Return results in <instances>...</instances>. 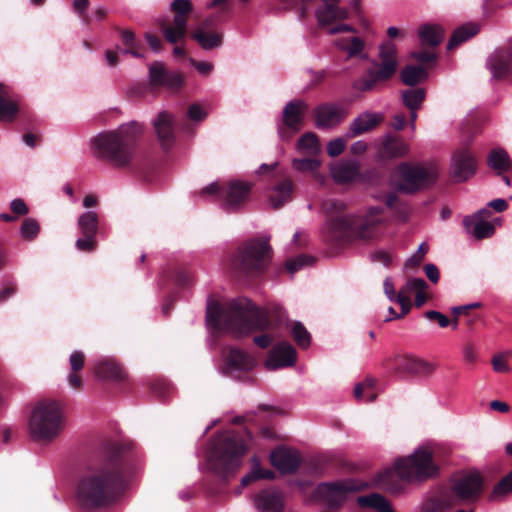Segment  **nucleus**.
I'll return each mask as SVG.
<instances>
[{"label": "nucleus", "mask_w": 512, "mask_h": 512, "mask_svg": "<svg viewBox=\"0 0 512 512\" xmlns=\"http://www.w3.org/2000/svg\"><path fill=\"white\" fill-rule=\"evenodd\" d=\"M322 209L326 213L322 233L328 240L376 241L383 236L388 221L381 207H370L358 214H344L343 202L328 199L323 202Z\"/></svg>", "instance_id": "nucleus-1"}, {"label": "nucleus", "mask_w": 512, "mask_h": 512, "mask_svg": "<svg viewBox=\"0 0 512 512\" xmlns=\"http://www.w3.org/2000/svg\"><path fill=\"white\" fill-rule=\"evenodd\" d=\"M206 323L209 328L214 330H225L235 335H247L268 328L270 322L265 312L251 306L247 300L232 301L221 305L217 301L209 299Z\"/></svg>", "instance_id": "nucleus-2"}, {"label": "nucleus", "mask_w": 512, "mask_h": 512, "mask_svg": "<svg viewBox=\"0 0 512 512\" xmlns=\"http://www.w3.org/2000/svg\"><path fill=\"white\" fill-rule=\"evenodd\" d=\"M127 484V477L112 465L87 470L76 489L78 503L85 509L112 503Z\"/></svg>", "instance_id": "nucleus-3"}, {"label": "nucleus", "mask_w": 512, "mask_h": 512, "mask_svg": "<svg viewBox=\"0 0 512 512\" xmlns=\"http://www.w3.org/2000/svg\"><path fill=\"white\" fill-rule=\"evenodd\" d=\"M142 131L141 124L131 121L120 125L115 131L99 133L92 140V148L98 157L114 166L123 167L132 160L136 141Z\"/></svg>", "instance_id": "nucleus-4"}, {"label": "nucleus", "mask_w": 512, "mask_h": 512, "mask_svg": "<svg viewBox=\"0 0 512 512\" xmlns=\"http://www.w3.org/2000/svg\"><path fill=\"white\" fill-rule=\"evenodd\" d=\"M439 447L436 443L427 442L420 445L407 458H398L394 465L385 474L383 485L387 489H392L389 482L398 478L405 482L414 480H424L437 474L438 468L434 462Z\"/></svg>", "instance_id": "nucleus-5"}, {"label": "nucleus", "mask_w": 512, "mask_h": 512, "mask_svg": "<svg viewBox=\"0 0 512 512\" xmlns=\"http://www.w3.org/2000/svg\"><path fill=\"white\" fill-rule=\"evenodd\" d=\"M63 425L60 405L52 400L40 401L32 411L29 433L35 441L49 442L60 434Z\"/></svg>", "instance_id": "nucleus-6"}, {"label": "nucleus", "mask_w": 512, "mask_h": 512, "mask_svg": "<svg viewBox=\"0 0 512 512\" xmlns=\"http://www.w3.org/2000/svg\"><path fill=\"white\" fill-rule=\"evenodd\" d=\"M217 461L213 457L208 460L209 469L227 477L228 473L240 465L241 457L247 451L245 441L235 435L222 434L215 444Z\"/></svg>", "instance_id": "nucleus-7"}, {"label": "nucleus", "mask_w": 512, "mask_h": 512, "mask_svg": "<svg viewBox=\"0 0 512 512\" xmlns=\"http://www.w3.org/2000/svg\"><path fill=\"white\" fill-rule=\"evenodd\" d=\"M270 260L268 239L264 241L250 240L239 247L231 257L230 266L236 273L248 274L259 271L267 266Z\"/></svg>", "instance_id": "nucleus-8"}, {"label": "nucleus", "mask_w": 512, "mask_h": 512, "mask_svg": "<svg viewBox=\"0 0 512 512\" xmlns=\"http://www.w3.org/2000/svg\"><path fill=\"white\" fill-rule=\"evenodd\" d=\"M438 174V168L434 165L402 163L393 176L398 181L397 187L400 191L413 193L434 182Z\"/></svg>", "instance_id": "nucleus-9"}, {"label": "nucleus", "mask_w": 512, "mask_h": 512, "mask_svg": "<svg viewBox=\"0 0 512 512\" xmlns=\"http://www.w3.org/2000/svg\"><path fill=\"white\" fill-rule=\"evenodd\" d=\"M357 489L352 480L324 482L312 489L310 500L330 510H336L347 502Z\"/></svg>", "instance_id": "nucleus-10"}, {"label": "nucleus", "mask_w": 512, "mask_h": 512, "mask_svg": "<svg viewBox=\"0 0 512 512\" xmlns=\"http://www.w3.org/2000/svg\"><path fill=\"white\" fill-rule=\"evenodd\" d=\"M251 187L250 183L243 181H231L222 187L217 182H213L203 188L202 193H216L221 207L231 212L239 209L245 203Z\"/></svg>", "instance_id": "nucleus-11"}, {"label": "nucleus", "mask_w": 512, "mask_h": 512, "mask_svg": "<svg viewBox=\"0 0 512 512\" xmlns=\"http://www.w3.org/2000/svg\"><path fill=\"white\" fill-rule=\"evenodd\" d=\"M380 64H375L374 69L368 72L369 80L364 79L359 83V89L370 90L376 82L391 78L398 67L397 50L392 42H385L379 47Z\"/></svg>", "instance_id": "nucleus-12"}, {"label": "nucleus", "mask_w": 512, "mask_h": 512, "mask_svg": "<svg viewBox=\"0 0 512 512\" xmlns=\"http://www.w3.org/2000/svg\"><path fill=\"white\" fill-rule=\"evenodd\" d=\"M483 480L477 471L463 473L453 480L451 486V495L456 503L475 502L481 495Z\"/></svg>", "instance_id": "nucleus-13"}, {"label": "nucleus", "mask_w": 512, "mask_h": 512, "mask_svg": "<svg viewBox=\"0 0 512 512\" xmlns=\"http://www.w3.org/2000/svg\"><path fill=\"white\" fill-rule=\"evenodd\" d=\"M174 13L173 25L163 26L162 33L166 41L175 44L185 38L187 32L188 16L192 12L190 0H174L171 3Z\"/></svg>", "instance_id": "nucleus-14"}, {"label": "nucleus", "mask_w": 512, "mask_h": 512, "mask_svg": "<svg viewBox=\"0 0 512 512\" xmlns=\"http://www.w3.org/2000/svg\"><path fill=\"white\" fill-rule=\"evenodd\" d=\"M78 229L83 237L78 238L75 246L79 251L90 252L96 247V234L98 232L99 219L96 211L90 210L82 213L77 221Z\"/></svg>", "instance_id": "nucleus-15"}, {"label": "nucleus", "mask_w": 512, "mask_h": 512, "mask_svg": "<svg viewBox=\"0 0 512 512\" xmlns=\"http://www.w3.org/2000/svg\"><path fill=\"white\" fill-rule=\"evenodd\" d=\"M491 215L488 207L478 210L470 216L463 219V224L466 230L477 239L490 237L495 232L493 223L486 221Z\"/></svg>", "instance_id": "nucleus-16"}, {"label": "nucleus", "mask_w": 512, "mask_h": 512, "mask_svg": "<svg viewBox=\"0 0 512 512\" xmlns=\"http://www.w3.org/2000/svg\"><path fill=\"white\" fill-rule=\"evenodd\" d=\"M149 81L153 86L177 89L183 84V76L176 71H168L162 62L149 65Z\"/></svg>", "instance_id": "nucleus-17"}, {"label": "nucleus", "mask_w": 512, "mask_h": 512, "mask_svg": "<svg viewBox=\"0 0 512 512\" xmlns=\"http://www.w3.org/2000/svg\"><path fill=\"white\" fill-rule=\"evenodd\" d=\"M158 141L163 149H169L175 140V118L167 111H161L152 121Z\"/></svg>", "instance_id": "nucleus-18"}, {"label": "nucleus", "mask_w": 512, "mask_h": 512, "mask_svg": "<svg viewBox=\"0 0 512 512\" xmlns=\"http://www.w3.org/2000/svg\"><path fill=\"white\" fill-rule=\"evenodd\" d=\"M476 167V158L467 149L457 151L452 157V174L457 181H465L472 177L476 172Z\"/></svg>", "instance_id": "nucleus-19"}, {"label": "nucleus", "mask_w": 512, "mask_h": 512, "mask_svg": "<svg viewBox=\"0 0 512 512\" xmlns=\"http://www.w3.org/2000/svg\"><path fill=\"white\" fill-rule=\"evenodd\" d=\"M296 361V351L289 343H281L270 351L265 362L268 370H277L294 365Z\"/></svg>", "instance_id": "nucleus-20"}, {"label": "nucleus", "mask_w": 512, "mask_h": 512, "mask_svg": "<svg viewBox=\"0 0 512 512\" xmlns=\"http://www.w3.org/2000/svg\"><path fill=\"white\" fill-rule=\"evenodd\" d=\"M254 505L259 512H282L284 509L283 493L276 488L262 490L255 496Z\"/></svg>", "instance_id": "nucleus-21"}, {"label": "nucleus", "mask_w": 512, "mask_h": 512, "mask_svg": "<svg viewBox=\"0 0 512 512\" xmlns=\"http://www.w3.org/2000/svg\"><path fill=\"white\" fill-rule=\"evenodd\" d=\"M225 372L232 373L235 371L252 370L256 364V359L248 353L238 349L230 348L224 354Z\"/></svg>", "instance_id": "nucleus-22"}, {"label": "nucleus", "mask_w": 512, "mask_h": 512, "mask_svg": "<svg viewBox=\"0 0 512 512\" xmlns=\"http://www.w3.org/2000/svg\"><path fill=\"white\" fill-rule=\"evenodd\" d=\"M323 6L315 11V15L319 25L326 26L338 20H345L348 18V11L346 8L338 5L339 0H322Z\"/></svg>", "instance_id": "nucleus-23"}, {"label": "nucleus", "mask_w": 512, "mask_h": 512, "mask_svg": "<svg viewBox=\"0 0 512 512\" xmlns=\"http://www.w3.org/2000/svg\"><path fill=\"white\" fill-rule=\"evenodd\" d=\"M270 459L272 465L282 473H292L300 464V457L296 451L282 447L273 450Z\"/></svg>", "instance_id": "nucleus-24"}, {"label": "nucleus", "mask_w": 512, "mask_h": 512, "mask_svg": "<svg viewBox=\"0 0 512 512\" xmlns=\"http://www.w3.org/2000/svg\"><path fill=\"white\" fill-rule=\"evenodd\" d=\"M397 369L415 375H430L435 365L413 355L397 357Z\"/></svg>", "instance_id": "nucleus-25"}, {"label": "nucleus", "mask_w": 512, "mask_h": 512, "mask_svg": "<svg viewBox=\"0 0 512 512\" xmlns=\"http://www.w3.org/2000/svg\"><path fill=\"white\" fill-rule=\"evenodd\" d=\"M210 24L211 20H205L194 29L192 34L193 39L197 41L204 50L218 48L223 43V34L221 32L207 31Z\"/></svg>", "instance_id": "nucleus-26"}, {"label": "nucleus", "mask_w": 512, "mask_h": 512, "mask_svg": "<svg viewBox=\"0 0 512 512\" xmlns=\"http://www.w3.org/2000/svg\"><path fill=\"white\" fill-rule=\"evenodd\" d=\"M344 116V111L332 104H324L315 109L316 126L319 128L333 127L339 124Z\"/></svg>", "instance_id": "nucleus-27"}, {"label": "nucleus", "mask_w": 512, "mask_h": 512, "mask_svg": "<svg viewBox=\"0 0 512 512\" xmlns=\"http://www.w3.org/2000/svg\"><path fill=\"white\" fill-rule=\"evenodd\" d=\"M330 173L338 184L352 182L359 176V163L355 160L340 161L331 166Z\"/></svg>", "instance_id": "nucleus-28"}, {"label": "nucleus", "mask_w": 512, "mask_h": 512, "mask_svg": "<svg viewBox=\"0 0 512 512\" xmlns=\"http://www.w3.org/2000/svg\"><path fill=\"white\" fill-rule=\"evenodd\" d=\"M409 145L402 139L386 135L383 138L378 156L382 159H393L407 155Z\"/></svg>", "instance_id": "nucleus-29"}, {"label": "nucleus", "mask_w": 512, "mask_h": 512, "mask_svg": "<svg viewBox=\"0 0 512 512\" xmlns=\"http://www.w3.org/2000/svg\"><path fill=\"white\" fill-rule=\"evenodd\" d=\"M308 105L301 100L289 102L283 110L284 124L297 131L304 120Z\"/></svg>", "instance_id": "nucleus-30"}, {"label": "nucleus", "mask_w": 512, "mask_h": 512, "mask_svg": "<svg viewBox=\"0 0 512 512\" xmlns=\"http://www.w3.org/2000/svg\"><path fill=\"white\" fill-rule=\"evenodd\" d=\"M511 55L504 50H497L487 59V67L494 79L505 77L510 71Z\"/></svg>", "instance_id": "nucleus-31"}, {"label": "nucleus", "mask_w": 512, "mask_h": 512, "mask_svg": "<svg viewBox=\"0 0 512 512\" xmlns=\"http://www.w3.org/2000/svg\"><path fill=\"white\" fill-rule=\"evenodd\" d=\"M383 120L381 113L364 112L350 124L349 136H357L377 127Z\"/></svg>", "instance_id": "nucleus-32"}, {"label": "nucleus", "mask_w": 512, "mask_h": 512, "mask_svg": "<svg viewBox=\"0 0 512 512\" xmlns=\"http://www.w3.org/2000/svg\"><path fill=\"white\" fill-rule=\"evenodd\" d=\"M334 45L339 50L345 52L348 58L359 57L360 59H368L365 52V42L356 36L340 37L335 40Z\"/></svg>", "instance_id": "nucleus-33"}, {"label": "nucleus", "mask_w": 512, "mask_h": 512, "mask_svg": "<svg viewBox=\"0 0 512 512\" xmlns=\"http://www.w3.org/2000/svg\"><path fill=\"white\" fill-rule=\"evenodd\" d=\"M95 374L105 380H122L125 377L123 369L112 359H99L94 364Z\"/></svg>", "instance_id": "nucleus-34"}, {"label": "nucleus", "mask_w": 512, "mask_h": 512, "mask_svg": "<svg viewBox=\"0 0 512 512\" xmlns=\"http://www.w3.org/2000/svg\"><path fill=\"white\" fill-rule=\"evenodd\" d=\"M320 166L321 161L317 157L307 156V158H295L292 160L294 170L301 173H310L316 182L323 184L325 176L319 172Z\"/></svg>", "instance_id": "nucleus-35"}, {"label": "nucleus", "mask_w": 512, "mask_h": 512, "mask_svg": "<svg viewBox=\"0 0 512 512\" xmlns=\"http://www.w3.org/2000/svg\"><path fill=\"white\" fill-rule=\"evenodd\" d=\"M293 183L286 179L274 186L269 194L268 201L273 208H279L291 199Z\"/></svg>", "instance_id": "nucleus-36"}, {"label": "nucleus", "mask_w": 512, "mask_h": 512, "mask_svg": "<svg viewBox=\"0 0 512 512\" xmlns=\"http://www.w3.org/2000/svg\"><path fill=\"white\" fill-rule=\"evenodd\" d=\"M487 164L500 175L511 168L512 161L503 148L497 147L492 149L488 154Z\"/></svg>", "instance_id": "nucleus-37"}, {"label": "nucleus", "mask_w": 512, "mask_h": 512, "mask_svg": "<svg viewBox=\"0 0 512 512\" xmlns=\"http://www.w3.org/2000/svg\"><path fill=\"white\" fill-rule=\"evenodd\" d=\"M296 149L308 157H317L321 152V145L315 133L307 132L297 141Z\"/></svg>", "instance_id": "nucleus-38"}, {"label": "nucleus", "mask_w": 512, "mask_h": 512, "mask_svg": "<svg viewBox=\"0 0 512 512\" xmlns=\"http://www.w3.org/2000/svg\"><path fill=\"white\" fill-rule=\"evenodd\" d=\"M418 36L423 45L436 46L444 38V31L439 25L424 24L419 27Z\"/></svg>", "instance_id": "nucleus-39"}, {"label": "nucleus", "mask_w": 512, "mask_h": 512, "mask_svg": "<svg viewBox=\"0 0 512 512\" xmlns=\"http://www.w3.org/2000/svg\"><path fill=\"white\" fill-rule=\"evenodd\" d=\"M480 30V26L476 23H467L460 27H458L452 34L447 48L453 49L463 42L469 40L473 36H475Z\"/></svg>", "instance_id": "nucleus-40"}, {"label": "nucleus", "mask_w": 512, "mask_h": 512, "mask_svg": "<svg viewBox=\"0 0 512 512\" xmlns=\"http://www.w3.org/2000/svg\"><path fill=\"white\" fill-rule=\"evenodd\" d=\"M357 503L360 507H368L378 512H394L389 502L377 493L359 496Z\"/></svg>", "instance_id": "nucleus-41"}, {"label": "nucleus", "mask_w": 512, "mask_h": 512, "mask_svg": "<svg viewBox=\"0 0 512 512\" xmlns=\"http://www.w3.org/2000/svg\"><path fill=\"white\" fill-rule=\"evenodd\" d=\"M274 477H275V473L270 470H262L260 468L259 460L256 457H254L252 459V469L247 475H245L242 478L241 484L243 486H245V485H247L253 481L259 480V479H273Z\"/></svg>", "instance_id": "nucleus-42"}, {"label": "nucleus", "mask_w": 512, "mask_h": 512, "mask_svg": "<svg viewBox=\"0 0 512 512\" xmlns=\"http://www.w3.org/2000/svg\"><path fill=\"white\" fill-rule=\"evenodd\" d=\"M425 99V91L421 88L408 89L402 92V100L409 110H417Z\"/></svg>", "instance_id": "nucleus-43"}, {"label": "nucleus", "mask_w": 512, "mask_h": 512, "mask_svg": "<svg viewBox=\"0 0 512 512\" xmlns=\"http://www.w3.org/2000/svg\"><path fill=\"white\" fill-rule=\"evenodd\" d=\"M427 77L425 70L420 66H407L401 72L404 84L414 86Z\"/></svg>", "instance_id": "nucleus-44"}, {"label": "nucleus", "mask_w": 512, "mask_h": 512, "mask_svg": "<svg viewBox=\"0 0 512 512\" xmlns=\"http://www.w3.org/2000/svg\"><path fill=\"white\" fill-rule=\"evenodd\" d=\"M512 493V471L506 475L494 488L490 498L499 501Z\"/></svg>", "instance_id": "nucleus-45"}, {"label": "nucleus", "mask_w": 512, "mask_h": 512, "mask_svg": "<svg viewBox=\"0 0 512 512\" xmlns=\"http://www.w3.org/2000/svg\"><path fill=\"white\" fill-rule=\"evenodd\" d=\"M4 87L0 84V96L4 94ZM18 111L17 104L0 97V121H11Z\"/></svg>", "instance_id": "nucleus-46"}, {"label": "nucleus", "mask_w": 512, "mask_h": 512, "mask_svg": "<svg viewBox=\"0 0 512 512\" xmlns=\"http://www.w3.org/2000/svg\"><path fill=\"white\" fill-rule=\"evenodd\" d=\"M292 335L297 343V345L301 348H307L310 345L311 337L306 328L302 325L301 322H294L292 325Z\"/></svg>", "instance_id": "nucleus-47"}, {"label": "nucleus", "mask_w": 512, "mask_h": 512, "mask_svg": "<svg viewBox=\"0 0 512 512\" xmlns=\"http://www.w3.org/2000/svg\"><path fill=\"white\" fill-rule=\"evenodd\" d=\"M40 232V225L36 219L27 218L20 227V235L25 240H33Z\"/></svg>", "instance_id": "nucleus-48"}, {"label": "nucleus", "mask_w": 512, "mask_h": 512, "mask_svg": "<svg viewBox=\"0 0 512 512\" xmlns=\"http://www.w3.org/2000/svg\"><path fill=\"white\" fill-rule=\"evenodd\" d=\"M187 117L193 122H202L207 117L206 110L199 104H192L187 111Z\"/></svg>", "instance_id": "nucleus-49"}, {"label": "nucleus", "mask_w": 512, "mask_h": 512, "mask_svg": "<svg viewBox=\"0 0 512 512\" xmlns=\"http://www.w3.org/2000/svg\"><path fill=\"white\" fill-rule=\"evenodd\" d=\"M311 262V257L306 255H299L286 263V268L290 273H295L300 268L308 265Z\"/></svg>", "instance_id": "nucleus-50"}, {"label": "nucleus", "mask_w": 512, "mask_h": 512, "mask_svg": "<svg viewBox=\"0 0 512 512\" xmlns=\"http://www.w3.org/2000/svg\"><path fill=\"white\" fill-rule=\"evenodd\" d=\"M374 385H375V381L373 378H367L363 382L356 384L354 387V397L357 400L364 402L365 390H371V388H373Z\"/></svg>", "instance_id": "nucleus-51"}, {"label": "nucleus", "mask_w": 512, "mask_h": 512, "mask_svg": "<svg viewBox=\"0 0 512 512\" xmlns=\"http://www.w3.org/2000/svg\"><path fill=\"white\" fill-rule=\"evenodd\" d=\"M345 146H346V141L343 138H341V137L335 138V139L329 141V143L327 145V153L331 157H336L344 151Z\"/></svg>", "instance_id": "nucleus-52"}, {"label": "nucleus", "mask_w": 512, "mask_h": 512, "mask_svg": "<svg viewBox=\"0 0 512 512\" xmlns=\"http://www.w3.org/2000/svg\"><path fill=\"white\" fill-rule=\"evenodd\" d=\"M84 353L80 350H75L69 357V364L72 372H78L84 365Z\"/></svg>", "instance_id": "nucleus-53"}, {"label": "nucleus", "mask_w": 512, "mask_h": 512, "mask_svg": "<svg viewBox=\"0 0 512 512\" xmlns=\"http://www.w3.org/2000/svg\"><path fill=\"white\" fill-rule=\"evenodd\" d=\"M427 283L422 278H413L407 281L405 288L403 289L406 294L408 295V292H419L422 290H426Z\"/></svg>", "instance_id": "nucleus-54"}, {"label": "nucleus", "mask_w": 512, "mask_h": 512, "mask_svg": "<svg viewBox=\"0 0 512 512\" xmlns=\"http://www.w3.org/2000/svg\"><path fill=\"white\" fill-rule=\"evenodd\" d=\"M493 370L498 373H507L510 371V367L504 359L503 354L494 355L492 358Z\"/></svg>", "instance_id": "nucleus-55"}, {"label": "nucleus", "mask_w": 512, "mask_h": 512, "mask_svg": "<svg viewBox=\"0 0 512 512\" xmlns=\"http://www.w3.org/2000/svg\"><path fill=\"white\" fill-rule=\"evenodd\" d=\"M394 302H397L401 306V316H404L410 311L411 302L410 297L406 294L404 290H400L397 294V298Z\"/></svg>", "instance_id": "nucleus-56"}, {"label": "nucleus", "mask_w": 512, "mask_h": 512, "mask_svg": "<svg viewBox=\"0 0 512 512\" xmlns=\"http://www.w3.org/2000/svg\"><path fill=\"white\" fill-rule=\"evenodd\" d=\"M10 209L18 216H24L29 212L26 203L21 198L13 199L10 203Z\"/></svg>", "instance_id": "nucleus-57"}, {"label": "nucleus", "mask_w": 512, "mask_h": 512, "mask_svg": "<svg viewBox=\"0 0 512 512\" xmlns=\"http://www.w3.org/2000/svg\"><path fill=\"white\" fill-rule=\"evenodd\" d=\"M371 259L374 262H379L383 264L385 267H388L392 262V256L385 250L375 251L371 255Z\"/></svg>", "instance_id": "nucleus-58"}, {"label": "nucleus", "mask_w": 512, "mask_h": 512, "mask_svg": "<svg viewBox=\"0 0 512 512\" xmlns=\"http://www.w3.org/2000/svg\"><path fill=\"white\" fill-rule=\"evenodd\" d=\"M425 317L429 320H437L439 326L442 328L447 327L450 323L448 318L444 314L435 310L427 311L425 313Z\"/></svg>", "instance_id": "nucleus-59"}, {"label": "nucleus", "mask_w": 512, "mask_h": 512, "mask_svg": "<svg viewBox=\"0 0 512 512\" xmlns=\"http://www.w3.org/2000/svg\"><path fill=\"white\" fill-rule=\"evenodd\" d=\"M424 271L426 273L427 278L433 282L437 283L439 280V270L436 265L434 264H426L424 266Z\"/></svg>", "instance_id": "nucleus-60"}, {"label": "nucleus", "mask_w": 512, "mask_h": 512, "mask_svg": "<svg viewBox=\"0 0 512 512\" xmlns=\"http://www.w3.org/2000/svg\"><path fill=\"white\" fill-rule=\"evenodd\" d=\"M383 288H384V293L387 296V298L391 302H394L395 299L397 298V294L395 293L394 285H393V283H392L390 278H386L384 280Z\"/></svg>", "instance_id": "nucleus-61"}, {"label": "nucleus", "mask_w": 512, "mask_h": 512, "mask_svg": "<svg viewBox=\"0 0 512 512\" xmlns=\"http://www.w3.org/2000/svg\"><path fill=\"white\" fill-rule=\"evenodd\" d=\"M121 39L125 45L128 47H136L137 43L135 41V35L131 30H122L121 31Z\"/></svg>", "instance_id": "nucleus-62"}, {"label": "nucleus", "mask_w": 512, "mask_h": 512, "mask_svg": "<svg viewBox=\"0 0 512 512\" xmlns=\"http://www.w3.org/2000/svg\"><path fill=\"white\" fill-rule=\"evenodd\" d=\"M194 67L202 75H208L213 70V64L206 61L193 62Z\"/></svg>", "instance_id": "nucleus-63"}, {"label": "nucleus", "mask_w": 512, "mask_h": 512, "mask_svg": "<svg viewBox=\"0 0 512 512\" xmlns=\"http://www.w3.org/2000/svg\"><path fill=\"white\" fill-rule=\"evenodd\" d=\"M145 38H146V41H147L149 47L154 52H159L160 51L161 43H160V40L155 35L147 33Z\"/></svg>", "instance_id": "nucleus-64"}]
</instances>
